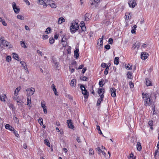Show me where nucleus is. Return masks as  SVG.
<instances>
[{
    "mask_svg": "<svg viewBox=\"0 0 159 159\" xmlns=\"http://www.w3.org/2000/svg\"><path fill=\"white\" fill-rule=\"evenodd\" d=\"M35 89L33 88H31L30 89H26V91H29V97L33 94L34 93Z\"/></svg>",
    "mask_w": 159,
    "mask_h": 159,
    "instance_id": "nucleus-6",
    "label": "nucleus"
},
{
    "mask_svg": "<svg viewBox=\"0 0 159 159\" xmlns=\"http://www.w3.org/2000/svg\"><path fill=\"white\" fill-rule=\"evenodd\" d=\"M23 67H24V69L26 70V73L28 74L29 73V70H28L27 68V66H26V65H25V66H23Z\"/></svg>",
    "mask_w": 159,
    "mask_h": 159,
    "instance_id": "nucleus-41",
    "label": "nucleus"
},
{
    "mask_svg": "<svg viewBox=\"0 0 159 159\" xmlns=\"http://www.w3.org/2000/svg\"><path fill=\"white\" fill-rule=\"evenodd\" d=\"M105 48L107 49H109L110 48V46L109 44H107L105 46Z\"/></svg>",
    "mask_w": 159,
    "mask_h": 159,
    "instance_id": "nucleus-57",
    "label": "nucleus"
},
{
    "mask_svg": "<svg viewBox=\"0 0 159 159\" xmlns=\"http://www.w3.org/2000/svg\"><path fill=\"white\" fill-rule=\"evenodd\" d=\"M44 143L48 147L50 146V143L48 139H45L44 141Z\"/></svg>",
    "mask_w": 159,
    "mask_h": 159,
    "instance_id": "nucleus-28",
    "label": "nucleus"
},
{
    "mask_svg": "<svg viewBox=\"0 0 159 159\" xmlns=\"http://www.w3.org/2000/svg\"><path fill=\"white\" fill-rule=\"evenodd\" d=\"M51 30L50 27H48L46 29V30L45 31V32L47 34H48L51 33Z\"/></svg>",
    "mask_w": 159,
    "mask_h": 159,
    "instance_id": "nucleus-31",
    "label": "nucleus"
},
{
    "mask_svg": "<svg viewBox=\"0 0 159 159\" xmlns=\"http://www.w3.org/2000/svg\"><path fill=\"white\" fill-rule=\"evenodd\" d=\"M55 40L52 37H51L49 39V42L51 44H53L54 43Z\"/></svg>",
    "mask_w": 159,
    "mask_h": 159,
    "instance_id": "nucleus-29",
    "label": "nucleus"
},
{
    "mask_svg": "<svg viewBox=\"0 0 159 159\" xmlns=\"http://www.w3.org/2000/svg\"><path fill=\"white\" fill-rule=\"evenodd\" d=\"M31 98L30 97H28L27 98V105H30V104H31Z\"/></svg>",
    "mask_w": 159,
    "mask_h": 159,
    "instance_id": "nucleus-25",
    "label": "nucleus"
},
{
    "mask_svg": "<svg viewBox=\"0 0 159 159\" xmlns=\"http://www.w3.org/2000/svg\"><path fill=\"white\" fill-rule=\"evenodd\" d=\"M82 94H84V98H88V93L87 91V90L86 89L83 92Z\"/></svg>",
    "mask_w": 159,
    "mask_h": 159,
    "instance_id": "nucleus-22",
    "label": "nucleus"
},
{
    "mask_svg": "<svg viewBox=\"0 0 159 159\" xmlns=\"http://www.w3.org/2000/svg\"><path fill=\"white\" fill-rule=\"evenodd\" d=\"M101 66L103 68L104 67H106L107 66V64L105 63H102L101 65Z\"/></svg>",
    "mask_w": 159,
    "mask_h": 159,
    "instance_id": "nucleus-55",
    "label": "nucleus"
},
{
    "mask_svg": "<svg viewBox=\"0 0 159 159\" xmlns=\"http://www.w3.org/2000/svg\"><path fill=\"white\" fill-rule=\"evenodd\" d=\"M139 47V43L138 42H136L134 44L133 46V48L134 49L135 48H138Z\"/></svg>",
    "mask_w": 159,
    "mask_h": 159,
    "instance_id": "nucleus-20",
    "label": "nucleus"
},
{
    "mask_svg": "<svg viewBox=\"0 0 159 159\" xmlns=\"http://www.w3.org/2000/svg\"><path fill=\"white\" fill-rule=\"evenodd\" d=\"M17 18L19 19H20L21 20H24V17L20 15H18L17 16Z\"/></svg>",
    "mask_w": 159,
    "mask_h": 159,
    "instance_id": "nucleus-36",
    "label": "nucleus"
},
{
    "mask_svg": "<svg viewBox=\"0 0 159 159\" xmlns=\"http://www.w3.org/2000/svg\"><path fill=\"white\" fill-rule=\"evenodd\" d=\"M79 28V24L75 21H73L71 23V26L70 28V32L72 33H74Z\"/></svg>",
    "mask_w": 159,
    "mask_h": 159,
    "instance_id": "nucleus-2",
    "label": "nucleus"
},
{
    "mask_svg": "<svg viewBox=\"0 0 159 159\" xmlns=\"http://www.w3.org/2000/svg\"><path fill=\"white\" fill-rule=\"evenodd\" d=\"M155 157L159 156V149H158L155 152Z\"/></svg>",
    "mask_w": 159,
    "mask_h": 159,
    "instance_id": "nucleus-30",
    "label": "nucleus"
},
{
    "mask_svg": "<svg viewBox=\"0 0 159 159\" xmlns=\"http://www.w3.org/2000/svg\"><path fill=\"white\" fill-rule=\"evenodd\" d=\"M100 0H94V2L91 3V5H93L95 4L96 3H97Z\"/></svg>",
    "mask_w": 159,
    "mask_h": 159,
    "instance_id": "nucleus-49",
    "label": "nucleus"
},
{
    "mask_svg": "<svg viewBox=\"0 0 159 159\" xmlns=\"http://www.w3.org/2000/svg\"><path fill=\"white\" fill-rule=\"evenodd\" d=\"M16 101L17 103H19V104H18V105H22L23 103V102H22V101L21 100H20V99H17Z\"/></svg>",
    "mask_w": 159,
    "mask_h": 159,
    "instance_id": "nucleus-44",
    "label": "nucleus"
},
{
    "mask_svg": "<svg viewBox=\"0 0 159 159\" xmlns=\"http://www.w3.org/2000/svg\"><path fill=\"white\" fill-rule=\"evenodd\" d=\"M54 2V1L52 0H48L47 1V5H49L52 8H55L56 7V5L54 3V2H52V4L49 3L50 2Z\"/></svg>",
    "mask_w": 159,
    "mask_h": 159,
    "instance_id": "nucleus-10",
    "label": "nucleus"
},
{
    "mask_svg": "<svg viewBox=\"0 0 159 159\" xmlns=\"http://www.w3.org/2000/svg\"><path fill=\"white\" fill-rule=\"evenodd\" d=\"M42 38L43 39H47L48 38V35H43Z\"/></svg>",
    "mask_w": 159,
    "mask_h": 159,
    "instance_id": "nucleus-47",
    "label": "nucleus"
},
{
    "mask_svg": "<svg viewBox=\"0 0 159 159\" xmlns=\"http://www.w3.org/2000/svg\"><path fill=\"white\" fill-rule=\"evenodd\" d=\"M62 44L63 46L64 47H65L67 45V43L65 41L64 42L62 43Z\"/></svg>",
    "mask_w": 159,
    "mask_h": 159,
    "instance_id": "nucleus-60",
    "label": "nucleus"
},
{
    "mask_svg": "<svg viewBox=\"0 0 159 159\" xmlns=\"http://www.w3.org/2000/svg\"><path fill=\"white\" fill-rule=\"evenodd\" d=\"M131 17V16H130V14L129 13L128 15H127V14H126L125 16V18L127 20H129L130 19Z\"/></svg>",
    "mask_w": 159,
    "mask_h": 159,
    "instance_id": "nucleus-33",
    "label": "nucleus"
},
{
    "mask_svg": "<svg viewBox=\"0 0 159 159\" xmlns=\"http://www.w3.org/2000/svg\"><path fill=\"white\" fill-rule=\"evenodd\" d=\"M89 154L91 155H93L94 154V151L92 149H90L89 151Z\"/></svg>",
    "mask_w": 159,
    "mask_h": 159,
    "instance_id": "nucleus-46",
    "label": "nucleus"
},
{
    "mask_svg": "<svg viewBox=\"0 0 159 159\" xmlns=\"http://www.w3.org/2000/svg\"><path fill=\"white\" fill-rule=\"evenodd\" d=\"M113 42V40L111 38H110L108 40V43L110 44H112Z\"/></svg>",
    "mask_w": 159,
    "mask_h": 159,
    "instance_id": "nucleus-52",
    "label": "nucleus"
},
{
    "mask_svg": "<svg viewBox=\"0 0 159 159\" xmlns=\"http://www.w3.org/2000/svg\"><path fill=\"white\" fill-rule=\"evenodd\" d=\"M21 46L23 48H26L27 47L26 46L24 42L20 41V42Z\"/></svg>",
    "mask_w": 159,
    "mask_h": 159,
    "instance_id": "nucleus-34",
    "label": "nucleus"
},
{
    "mask_svg": "<svg viewBox=\"0 0 159 159\" xmlns=\"http://www.w3.org/2000/svg\"><path fill=\"white\" fill-rule=\"evenodd\" d=\"M137 148L138 150L140 151L142 148V147L139 142H138L136 145Z\"/></svg>",
    "mask_w": 159,
    "mask_h": 159,
    "instance_id": "nucleus-21",
    "label": "nucleus"
},
{
    "mask_svg": "<svg viewBox=\"0 0 159 159\" xmlns=\"http://www.w3.org/2000/svg\"><path fill=\"white\" fill-rule=\"evenodd\" d=\"M20 89V87L19 86V87L17 88L15 90H16V92L17 93H18Z\"/></svg>",
    "mask_w": 159,
    "mask_h": 159,
    "instance_id": "nucleus-59",
    "label": "nucleus"
},
{
    "mask_svg": "<svg viewBox=\"0 0 159 159\" xmlns=\"http://www.w3.org/2000/svg\"><path fill=\"white\" fill-rule=\"evenodd\" d=\"M104 93V89L102 88H99L98 90V93L99 95L101 97V95H104L103 94Z\"/></svg>",
    "mask_w": 159,
    "mask_h": 159,
    "instance_id": "nucleus-11",
    "label": "nucleus"
},
{
    "mask_svg": "<svg viewBox=\"0 0 159 159\" xmlns=\"http://www.w3.org/2000/svg\"><path fill=\"white\" fill-rule=\"evenodd\" d=\"M11 57L9 56H8L7 57L6 60L8 62H9L11 60Z\"/></svg>",
    "mask_w": 159,
    "mask_h": 159,
    "instance_id": "nucleus-56",
    "label": "nucleus"
},
{
    "mask_svg": "<svg viewBox=\"0 0 159 159\" xmlns=\"http://www.w3.org/2000/svg\"><path fill=\"white\" fill-rule=\"evenodd\" d=\"M125 68L127 70H131L132 69V66L128 64L127 66H125Z\"/></svg>",
    "mask_w": 159,
    "mask_h": 159,
    "instance_id": "nucleus-38",
    "label": "nucleus"
},
{
    "mask_svg": "<svg viewBox=\"0 0 159 159\" xmlns=\"http://www.w3.org/2000/svg\"><path fill=\"white\" fill-rule=\"evenodd\" d=\"M109 68H108V67H107L105 70L104 71V74L106 75H107L108 74V70H109Z\"/></svg>",
    "mask_w": 159,
    "mask_h": 159,
    "instance_id": "nucleus-42",
    "label": "nucleus"
},
{
    "mask_svg": "<svg viewBox=\"0 0 159 159\" xmlns=\"http://www.w3.org/2000/svg\"><path fill=\"white\" fill-rule=\"evenodd\" d=\"M13 131V133L15 135V136L17 137H19V135L17 133V132L15 130H14Z\"/></svg>",
    "mask_w": 159,
    "mask_h": 159,
    "instance_id": "nucleus-50",
    "label": "nucleus"
},
{
    "mask_svg": "<svg viewBox=\"0 0 159 159\" xmlns=\"http://www.w3.org/2000/svg\"><path fill=\"white\" fill-rule=\"evenodd\" d=\"M12 5L13 9L15 13H18L20 11V8L19 7L17 6L16 3L14 2H13Z\"/></svg>",
    "mask_w": 159,
    "mask_h": 159,
    "instance_id": "nucleus-4",
    "label": "nucleus"
},
{
    "mask_svg": "<svg viewBox=\"0 0 159 159\" xmlns=\"http://www.w3.org/2000/svg\"><path fill=\"white\" fill-rule=\"evenodd\" d=\"M110 91L111 93V95L113 97H115L116 96V89L114 88H111L110 89Z\"/></svg>",
    "mask_w": 159,
    "mask_h": 159,
    "instance_id": "nucleus-9",
    "label": "nucleus"
},
{
    "mask_svg": "<svg viewBox=\"0 0 159 159\" xmlns=\"http://www.w3.org/2000/svg\"><path fill=\"white\" fill-rule=\"evenodd\" d=\"M67 123L68 127L71 129H73L74 128V126L72 123V121L71 120H67Z\"/></svg>",
    "mask_w": 159,
    "mask_h": 159,
    "instance_id": "nucleus-7",
    "label": "nucleus"
},
{
    "mask_svg": "<svg viewBox=\"0 0 159 159\" xmlns=\"http://www.w3.org/2000/svg\"><path fill=\"white\" fill-rule=\"evenodd\" d=\"M76 80L75 79H74L71 81L70 85L72 87H75L76 85Z\"/></svg>",
    "mask_w": 159,
    "mask_h": 159,
    "instance_id": "nucleus-15",
    "label": "nucleus"
},
{
    "mask_svg": "<svg viewBox=\"0 0 159 159\" xmlns=\"http://www.w3.org/2000/svg\"><path fill=\"white\" fill-rule=\"evenodd\" d=\"M5 128L7 129H9L11 131H14V128L12 127L11 126H10L9 124H7L5 125Z\"/></svg>",
    "mask_w": 159,
    "mask_h": 159,
    "instance_id": "nucleus-12",
    "label": "nucleus"
},
{
    "mask_svg": "<svg viewBox=\"0 0 159 159\" xmlns=\"http://www.w3.org/2000/svg\"><path fill=\"white\" fill-rule=\"evenodd\" d=\"M1 42L2 44L4 46L7 47L8 48H11V44L10 43L7 41L4 40V38L3 37H1L0 38Z\"/></svg>",
    "mask_w": 159,
    "mask_h": 159,
    "instance_id": "nucleus-3",
    "label": "nucleus"
},
{
    "mask_svg": "<svg viewBox=\"0 0 159 159\" xmlns=\"http://www.w3.org/2000/svg\"><path fill=\"white\" fill-rule=\"evenodd\" d=\"M129 84L130 87L131 88H132L134 87V84L131 81H130L129 82Z\"/></svg>",
    "mask_w": 159,
    "mask_h": 159,
    "instance_id": "nucleus-45",
    "label": "nucleus"
},
{
    "mask_svg": "<svg viewBox=\"0 0 159 159\" xmlns=\"http://www.w3.org/2000/svg\"><path fill=\"white\" fill-rule=\"evenodd\" d=\"M37 52L38 54L39 55H40L41 56H42L43 55L42 53L39 50H37Z\"/></svg>",
    "mask_w": 159,
    "mask_h": 159,
    "instance_id": "nucleus-53",
    "label": "nucleus"
},
{
    "mask_svg": "<svg viewBox=\"0 0 159 159\" xmlns=\"http://www.w3.org/2000/svg\"><path fill=\"white\" fill-rule=\"evenodd\" d=\"M119 58L118 57H116L114 60V63L116 65H118L119 62Z\"/></svg>",
    "mask_w": 159,
    "mask_h": 159,
    "instance_id": "nucleus-24",
    "label": "nucleus"
},
{
    "mask_svg": "<svg viewBox=\"0 0 159 159\" xmlns=\"http://www.w3.org/2000/svg\"><path fill=\"white\" fill-rule=\"evenodd\" d=\"M132 75V73L131 72L129 71L127 73L128 78L129 79H131V77Z\"/></svg>",
    "mask_w": 159,
    "mask_h": 159,
    "instance_id": "nucleus-40",
    "label": "nucleus"
},
{
    "mask_svg": "<svg viewBox=\"0 0 159 159\" xmlns=\"http://www.w3.org/2000/svg\"><path fill=\"white\" fill-rule=\"evenodd\" d=\"M55 87V85L54 84H52L51 86V87L54 91L55 94L56 95H58V93L57 91V89Z\"/></svg>",
    "mask_w": 159,
    "mask_h": 159,
    "instance_id": "nucleus-13",
    "label": "nucleus"
},
{
    "mask_svg": "<svg viewBox=\"0 0 159 159\" xmlns=\"http://www.w3.org/2000/svg\"><path fill=\"white\" fill-rule=\"evenodd\" d=\"M142 98L144 100V105L146 106L150 105L151 101L150 99V95L147 93H143L142 94Z\"/></svg>",
    "mask_w": 159,
    "mask_h": 159,
    "instance_id": "nucleus-1",
    "label": "nucleus"
},
{
    "mask_svg": "<svg viewBox=\"0 0 159 159\" xmlns=\"http://www.w3.org/2000/svg\"><path fill=\"white\" fill-rule=\"evenodd\" d=\"M151 84L150 81L148 78L146 79V84L147 86L151 85Z\"/></svg>",
    "mask_w": 159,
    "mask_h": 159,
    "instance_id": "nucleus-26",
    "label": "nucleus"
},
{
    "mask_svg": "<svg viewBox=\"0 0 159 159\" xmlns=\"http://www.w3.org/2000/svg\"><path fill=\"white\" fill-rule=\"evenodd\" d=\"M23 1L27 5H30V3L28 0H23Z\"/></svg>",
    "mask_w": 159,
    "mask_h": 159,
    "instance_id": "nucleus-58",
    "label": "nucleus"
},
{
    "mask_svg": "<svg viewBox=\"0 0 159 159\" xmlns=\"http://www.w3.org/2000/svg\"><path fill=\"white\" fill-rule=\"evenodd\" d=\"M104 97V96L102 95L101 96L100 98L98 99L97 101V105H99L100 104L101 101L103 100V98Z\"/></svg>",
    "mask_w": 159,
    "mask_h": 159,
    "instance_id": "nucleus-16",
    "label": "nucleus"
},
{
    "mask_svg": "<svg viewBox=\"0 0 159 159\" xmlns=\"http://www.w3.org/2000/svg\"><path fill=\"white\" fill-rule=\"evenodd\" d=\"M65 21V19L61 17L59 18L58 20V23L59 24H61L62 22H63Z\"/></svg>",
    "mask_w": 159,
    "mask_h": 159,
    "instance_id": "nucleus-17",
    "label": "nucleus"
},
{
    "mask_svg": "<svg viewBox=\"0 0 159 159\" xmlns=\"http://www.w3.org/2000/svg\"><path fill=\"white\" fill-rule=\"evenodd\" d=\"M81 27L82 30L83 31H84L86 30V28L85 26Z\"/></svg>",
    "mask_w": 159,
    "mask_h": 159,
    "instance_id": "nucleus-62",
    "label": "nucleus"
},
{
    "mask_svg": "<svg viewBox=\"0 0 159 159\" xmlns=\"http://www.w3.org/2000/svg\"><path fill=\"white\" fill-rule=\"evenodd\" d=\"M76 140L79 143H81V141H80V138L79 137H77V138H76Z\"/></svg>",
    "mask_w": 159,
    "mask_h": 159,
    "instance_id": "nucleus-61",
    "label": "nucleus"
},
{
    "mask_svg": "<svg viewBox=\"0 0 159 159\" xmlns=\"http://www.w3.org/2000/svg\"><path fill=\"white\" fill-rule=\"evenodd\" d=\"M20 63L23 66H25V65H26V63L23 61H21Z\"/></svg>",
    "mask_w": 159,
    "mask_h": 159,
    "instance_id": "nucleus-63",
    "label": "nucleus"
},
{
    "mask_svg": "<svg viewBox=\"0 0 159 159\" xmlns=\"http://www.w3.org/2000/svg\"><path fill=\"white\" fill-rule=\"evenodd\" d=\"M148 124L150 126L151 129H152V126L153 125V122L152 121L150 120L148 122Z\"/></svg>",
    "mask_w": 159,
    "mask_h": 159,
    "instance_id": "nucleus-39",
    "label": "nucleus"
},
{
    "mask_svg": "<svg viewBox=\"0 0 159 159\" xmlns=\"http://www.w3.org/2000/svg\"><path fill=\"white\" fill-rule=\"evenodd\" d=\"M104 36L103 35H102V38L100 39H99V40H100V45H103V39Z\"/></svg>",
    "mask_w": 159,
    "mask_h": 159,
    "instance_id": "nucleus-43",
    "label": "nucleus"
},
{
    "mask_svg": "<svg viewBox=\"0 0 159 159\" xmlns=\"http://www.w3.org/2000/svg\"><path fill=\"white\" fill-rule=\"evenodd\" d=\"M0 22H1L2 24L4 26H6L7 25V24L5 20L2 17H0Z\"/></svg>",
    "mask_w": 159,
    "mask_h": 159,
    "instance_id": "nucleus-23",
    "label": "nucleus"
},
{
    "mask_svg": "<svg viewBox=\"0 0 159 159\" xmlns=\"http://www.w3.org/2000/svg\"><path fill=\"white\" fill-rule=\"evenodd\" d=\"M103 80H101V81H100L99 82V85L101 87H102L103 85H104V84H103Z\"/></svg>",
    "mask_w": 159,
    "mask_h": 159,
    "instance_id": "nucleus-48",
    "label": "nucleus"
},
{
    "mask_svg": "<svg viewBox=\"0 0 159 159\" xmlns=\"http://www.w3.org/2000/svg\"><path fill=\"white\" fill-rule=\"evenodd\" d=\"M148 56V54L145 52H143L141 54V57L143 60H145L146 59Z\"/></svg>",
    "mask_w": 159,
    "mask_h": 159,
    "instance_id": "nucleus-8",
    "label": "nucleus"
},
{
    "mask_svg": "<svg viewBox=\"0 0 159 159\" xmlns=\"http://www.w3.org/2000/svg\"><path fill=\"white\" fill-rule=\"evenodd\" d=\"M18 93H17L16 90L14 91V95L13 96V99L14 101H16L17 99H19V98L18 96Z\"/></svg>",
    "mask_w": 159,
    "mask_h": 159,
    "instance_id": "nucleus-14",
    "label": "nucleus"
},
{
    "mask_svg": "<svg viewBox=\"0 0 159 159\" xmlns=\"http://www.w3.org/2000/svg\"><path fill=\"white\" fill-rule=\"evenodd\" d=\"M81 80H82L83 81H87L88 78L86 76H84L82 78H81Z\"/></svg>",
    "mask_w": 159,
    "mask_h": 159,
    "instance_id": "nucleus-51",
    "label": "nucleus"
},
{
    "mask_svg": "<svg viewBox=\"0 0 159 159\" xmlns=\"http://www.w3.org/2000/svg\"><path fill=\"white\" fill-rule=\"evenodd\" d=\"M13 57L14 59H15L16 60H19V57L18 56V54L15 53H13Z\"/></svg>",
    "mask_w": 159,
    "mask_h": 159,
    "instance_id": "nucleus-27",
    "label": "nucleus"
},
{
    "mask_svg": "<svg viewBox=\"0 0 159 159\" xmlns=\"http://www.w3.org/2000/svg\"><path fill=\"white\" fill-rule=\"evenodd\" d=\"M80 26L81 27H82V26H85L84 25V22L83 21H82L81 23H80Z\"/></svg>",
    "mask_w": 159,
    "mask_h": 159,
    "instance_id": "nucleus-64",
    "label": "nucleus"
},
{
    "mask_svg": "<svg viewBox=\"0 0 159 159\" xmlns=\"http://www.w3.org/2000/svg\"><path fill=\"white\" fill-rule=\"evenodd\" d=\"M37 3L40 5H42L44 3L43 0H37Z\"/></svg>",
    "mask_w": 159,
    "mask_h": 159,
    "instance_id": "nucleus-37",
    "label": "nucleus"
},
{
    "mask_svg": "<svg viewBox=\"0 0 159 159\" xmlns=\"http://www.w3.org/2000/svg\"><path fill=\"white\" fill-rule=\"evenodd\" d=\"M96 151L98 152V154H100L102 152V151L101 149H100V147H98L96 148Z\"/></svg>",
    "mask_w": 159,
    "mask_h": 159,
    "instance_id": "nucleus-35",
    "label": "nucleus"
},
{
    "mask_svg": "<svg viewBox=\"0 0 159 159\" xmlns=\"http://www.w3.org/2000/svg\"><path fill=\"white\" fill-rule=\"evenodd\" d=\"M128 4L130 7L133 8L137 4L135 0H129L128 2Z\"/></svg>",
    "mask_w": 159,
    "mask_h": 159,
    "instance_id": "nucleus-5",
    "label": "nucleus"
},
{
    "mask_svg": "<svg viewBox=\"0 0 159 159\" xmlns=\"http://www.w3.org/2000/svg\"><path fill=\"white\" fill-rule=\"evenodd\" d=\"M79 52V49H76V50L74 51V55L76 57V58H77L79 56V54L78 52Z\"/></svg>",
    "mask_w": 159,
    "mask_h": 159,
    "instance_id": "nucleus-18",
    "label": "nucleus"
},
{
    "mask_svg": "<svg viewBox=\"0 0 159 159\" xmlns=\"http://www.w3.org/2000/svg\"><path fill=\"white\" fill-rule=\"evenodd\" d=\"M80 87L81 88V90L82 92H83L84 90H86V89L84 85H81L80 86Z\"/></svg>",
    "mask_w": 159,
    "mask_h": 159,
    "instance_id": "nucleus-54",
    "label": "nucleus"
},
{
    "mask_svg": "<svg viewBox=\"0 0 159 159\" xmlns=\"http://www.w3.org/2000/svg\"><path fill=\"white\" fill-rule=\"evenodd\" d=\"M90 17V15L89 13H86L84 16V18L86 21H88Z\"/></svg>",
    "mask_w": 159,
    "mask_h": 159,
    "instance_id": "nucleus-19",
    "label": "nucleus"
},
{
    "mask_svg": "<svg viewBox=\"0 0 159 159\" xmlns=\"http://www.w3.org/2000/svg\"><path fill=\"white\" fill-rule=\"evenodd\" d=\"M38 121L41 125H43V120L42 118H40L38 120Z\"/></svg>",
    "mask_w": 159,
    "mask_h": 159,
    "instance_id": "nucleus-32",
    "label": "nucleus"
}]
</instances>
